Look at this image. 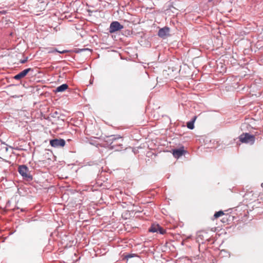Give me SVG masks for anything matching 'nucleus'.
<instances>
[{
  "label": "nucleus",
  "mask_w": 263,
  "mask_h": 263,
  "mask_svg": "<svg viewBox=\"0 0 263 263\" xmlns=\"http://www.w3.org/2000/svg\"><path fill=\"white\" fill-rule=\"evenodd\" d=\"M123 28V26L117 21L112 22L109 26V32L110 33L121 30Z\"/></svg>",
  "instance_id": "obj_4"
},
{
  "label": "nucleus",
  "mask_w": 263,
  "mask_h": 263,
  "mask_svg": "<svg viewBox=\"0 0 263 263\" xmlns=\"http://www.w3.org/2000/svg\"><path fill=\"white\" fill-rule=\"evenodd\" d=\"M30 72H31L32 73L33 72V69L31 68H28L27 69H24L21 72L18 73L16 75H15L14 77V79L18 80L21 79L22 78L25 77L28 73H29Z\"/></svg>",
  "instance_id": "obj_5"
},
{
  "label": "nucleus",
  "mask_w": 263,
  "mask_h": 263,
  "mask_svg": "<svg viewBox=\"0 0 263 263\" xmlns=\"http://www.w3.org/2000/svg\"><path fill=\"white\" fill-rule=\"evenodd\" d=\"M27 60V58L26 59H25V60H23L21 61V63H22V64H24L25 63Z\"/></svg>",
  "instance_id": "obj_17"
},
{
  "label": "nucleus",
  "mask_w": 263,
  "mask_h": 263,
  "mask_svg": "<svg viewBox=\"0 0 263 263\" xmlns=\"http://www.w3.org/2000/svg\"><path fill=\"white\" fill-rule=\"evenodd\" d=\"M185 151L183 149V147L178 148V149H174L173 150V155L174 157L176 158H178L183 155L184 154Z\"/></svg>",
  "instance_id": "obj_7"
},
{
  "label": "nucleus",
  "mask_w": 263,
  "mask_h": 263,
  "mask_svg": "<svg viewBox=\"0 0 263 263\" xmlns=\"http://www.w3.org/2000/svg\"><path fill=\"white\" fill-rule=\"evenodd\" d=\"M8 151V148L7 147V145L5 144V142H3L1 145L0 152L1 153H6Z\"/></svg>",
  "instance_id": "obj_11"
},
{
  "label": "nucleus",
  "mask_w": 263,
  "mask_h": 263,
  "mask_svg": "<svg viewBox=\"0 0 263 263\" xmlns=\"http://www.w3.org/2000/svg\"><path fill=\"white\" fill-rule=\"evenodd\" d=\"M197 119L196 116H194L191 121L187 122L186 126L190 129H193L194 128V122Z\"/></svg>",
  "instance_id": "obj_8"
},
{
  "label": "nucleus",
  "mask_w": 263,
  "mask_h": 263,
  "mask_svg": "<svg viewBox=\"0 0 263 263\" xmlns=\"http://www.w3.org/2000/svg\"><path fill=\"white\" fill-rule=\"evenodd\" d=\"M212 1V0H209V2H210V1Z\"/></svg>",
  "instance_id": "obj_22"
},
{
  "label": "nucleus",
  "mask_w": 263,
  "mask_h": 263,
  "mask_svg": "<svg viewBox=\"0 0 263 263\" xmlns=\"http://www.w3.org/2000/svg\"><path fill=\"white\" fill-rule=\"evenodd\" d=\"M110 139H109V141H111L110 142V144H112L116 140L121 139L122 138L120 137L119 136H115V135H111L109 137Z\"/></svg>",
  "instance_id": "obj_12"
},
{
  "label": "nucleus",
  "mask_w": 263,
  "mask_h": 263,
  "mask_svg": "<svg viewBox=\"0 0 263 263\" xmlns=\"http://www.w3.org/2000/svg\"><path fill=\"white\" fill-rule=\"evenodd\" d=\"M25 211V210H23V209H22V210H21V211Z\"/></svg>",
  "instance_id": "obj_21"
},
{
  "label": "nucleus",
  "mask_w": 263,
  "mask_h": 263,
  "mask_svg": "<svg viewBox=\"0 0 263 263\" xmlns=\"http://www.w3.org/2000/svg\"><path fill=\"white\" fill-rule=\"evenodd\" d=\"M54 52H59L60 53H66L68 52L67 50H64L63 51H59L57 49H54Z\"/></svg>",
  "instance_id": "obj_15"
},
{
  "label": "nucleus",
  "mask_w": 263,
  "mask_h": 263,
  "mask_svg": "<svg viewBox=\"0 0 263 263\" xmlns=\"http://www.w3.org/2000/svg\"><path fill=\"white\" fill-rule=\"evenodd\" d=\"M68 87L67 84H63L62 85L57 87L55 92H63L66 90Z\"/></svg>",
  "instance_id": "obj_9"
},
{
  "label": "nucleus",
  "mask_w": 263,
  "mask_h": 263,
  "mask_svg": "<svg viewBox=\"0 0 263 263\" xmlns=\"http://www.w3.org/2000/svg\"><path fill=\"white\" fill-rule=\"evenodd\" d=\"M170 31V28L165 26L162 28H160L159 30L158 35L159 37L164 39L165 37L169 35Z\"/></svg>",
  "instance_id": "obj_6"
},
{
  "label": "nucleus",
  "mask_w": 263,
  "mask_h": 263,
  "mask_svg": "<svg viewBox=\"0 0 263 263\" xmlns=\"http://www.w3.org/2000/svg\"><path fill=\"white\" fill-rule=\"evenodd\" d=\"M161 234H164L165 233V231L161 227L159 226V228L158 229V232Z\"/></svg>",
  "instance_id": "obj_14"
},
{
  "label": "nucleus",
  "mask_w": 263,
  "mask_h": 263,
  "mask_svg": "<svg viewBox=\"0 0 263 263\" xmlns=\"http://www.w3.org/2000/svg\"><path fill=\"white\" fill-rule=\"evenodd\" d=\"M54 52V49H50L48 51V53H53Z\"/></svg>",
  "instance_id": "obj_18"
},
{
  "label": "nucleus",
  "mask_w": 263,
  "mask_h": 263,
  "mask_svg": "<svg viewBox=\"0 0 263 263\" xmlns=\"http://www.w3.org/2000/svg\"><path fill=\"white\" fill-rule=\"evenodd\" d=\"M0 13H1V14H5V13H6V11H4V10L1 11H0Z\"/></svg>",
  "instance_id": "obj_19"
},
{
  "label": "nucleus",
  "mask_w": 263,
  "mask_h": 263,
  "mask_svg": "<svg viewBox=\"0 0 263 263\" xmlns=\"http://www.w3.org/2000/svg\"><path fill=\"white\" fill-rule=\"evenodd\" d=\"M86 49H81V50H83H83H86Z\"/></svg>",
  "instance_id": "obj_20"
},
{
  "label": "nucleus",
  "mask_w": 263,
  "mask_h": 263,
  "mask_svg": "<svg viewBox=\"0 0 263 263\" xmlns=\"http://www.w3.org/2000/svg\"><path fill=\"white\" fill-rule=\"evenodd\" d=\"M133 256V255H132V254H129V255H127L126 256V258L128 259V258H129L132 257Z\"/></svg>",
  "instance_id": "obj_16"
},
{
  "label": "nucleus",
  "mask_w": 263,
  "mask_h": 263,
  "mask_svg": "<svg viewBox=\"0 0 263 263\" xmlns=\"http://www.w3.org/2000/svg\"><path fill=\"white\" fill-rule=\"evenodd\" d=\"M159 226V224H153L149 229V232L153 233L158 232Z\"/></svg>",
  "instance_id": "obj_10"
},
{
  "label": "nucleus",
  "mask_w": 263,
  "mask_h": 263,
  "mask_svg": "<svg viewBox=\"0 0 263 263\" xmlns=\"http://www.w3.org/2000/svg\"><path fill=\"white\" fill-rule=\"evenodd\" d=\"M223 215H224L223 212L222 211H219L218 212H216L214 216L215 218H217Z\"/></svg>",
  "instance_id": "obj_13"
},
{
  "label": "nucleus",
  "mask_w": 263,
  "mask_h": 263,
  "mask_svg": "<svg viewBox=\"0 0 263 263\" xmlns=\"http://www.w3.org/2000/svg\"><path fill=\"white\" fill-rule=\"evenodd\" d=\"M18 171L23 178L27 180H31L32 179V176L29 173V169L26 165H20Z\"/></svg>",
  "instance_id": "obj_2"
},
{
  "label": "nucleus",
  "mask_w": 263,
  "mask_h": 263,
  "mask_svg": "<svg viewBox=\"0 0 263 263\" xmlns=\"http://www.w3.org/2000/svg\"><path fill=\"white\" fill-rule=\"evenodd\" d=\"M239 139L242 143L252 145L255 142V137L254 135L246 133L240 135L239 137Z\"/></svg>",
  "instance_id": "obj_1"
},
{
  "label": "nucleus",
  "mask_w": 263,
  "mask_h": 263,
  "mask_svg": "<svg viewBox=\"0 0 263 263\" xmlns=\"http://www.w3.org/2000/svg\"><path fill=\"white\" fill-rule=\"evenodd\" d=\"M65 143V141L63 139H54L50 141V144L54 148L63 147Z\"/></svg>",
  "instance_id": "obj_3"
}]
</instances>
